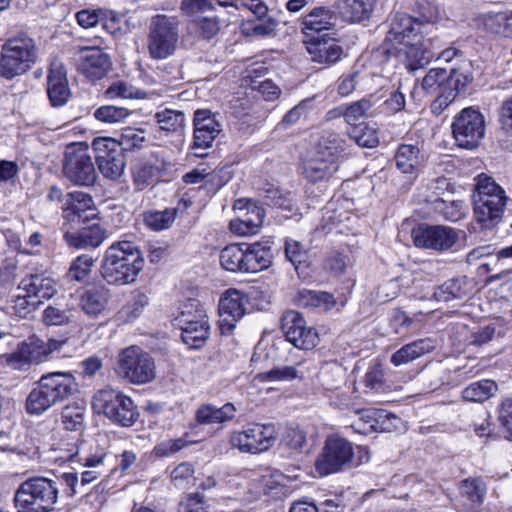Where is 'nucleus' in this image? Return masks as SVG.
<instances>
[{
    "instance_id": "37998d69",
    "label": "nucleus",
    "mask_w": 512,
    "mask_h": 512,
    "mask_svg": "<svg viewBox=\"0 0 512 512\" xmlns=\"http://www.w3.org/2000/svg\"><path fill=\"white\" fill-rule=\"evenodd\" d=\"M350 265L349 255L340 251L327 253L323 260V269L334 277L343 275Z\"/></svg>"
},
{
    "instance_id": "bf43d9fd",
    "label": "nucleus",
    "mask_w": 512,
    "mask_h": 512,
    "mask_svg": "<svg viewBox=\"0 0 512 512\" xmlns=\"http://www.w3.org/2000/svg\"><path fill=\"white\" fill-rule=\"evenodd\" d=\"M171 480L176 487L185 488L194 484V468L191 463L183 462L171 472Z\"/></svg>"
},
{
    "instance_id": "8fccbe9b",
    "label": "nucleus",
    "mask_w": 512,
    "mask_h": 512,
    "mask_svg": "<svg viewBox=\"0 0 512 512\" xmlns=\"http://www.w3.org/2000/svg\"><path fill=\"white\" fill-rule=\"evenodd\" d=\"M85 409L79 405H67L62 409L61 421L69 431L80 430L84 423Z\"/></svg>"
},
{
    "instance_id": "680f3d73",
    "label": "nucleus",
    "mask_w": 512,
    "mask_h": 512,
    "mask_svg": "<svg viewBox=\"0 0 512 512\" xmlns=\"http://www.w3.org/2000/svg\"><path fill=\"white\" fill-rule=\"evenodd\" d=\"M448 79V69L432 68L423 78L421 86L427 93L436 92Z\"/></svg>"
},
{
    "instance_id": "2eb2a0df",
    "label": "nucleus",
    "mask_w": 512,
    "mask_h": 512,
    "mask_svg": "<svg viewBox=\"0 0 512 512\" xmlns=\"http://www.w3.org/2000/svg\"><path fill=\"white\" fill-rule=\"evenodd\" d=\"M395 49L406 56V68L416 71L428 65L434 57L422 34H392Z\"/></svg>"
},
{
    "instance_id": "4d7b16f0",
    "label": "nucleus",
    "mask_w": 512,
    "mask_h": 512,
    "mask_svg": "<svg viewBox=\"0 0 512 512\" xmlns=\"http://www.w3.org/2000/svg\"><path fill=\"white\" fill-rule=\"evenodd\" d=\"M148 303L149 298L146 294L137 293L133 300L119 312L120 318L125 322L133 321L141 315Z\"/></svg>"
},
{
    "instance_id": "dca6fc26",
    "label": "nucleus",
    "mask_w": 512,
    "mask_h": 512,
    "mask_svg": "<svg viewBox=\"0 0 512 512\" xmlns=\"http://www.w3.org/2000/svg\"><path fill=\"white\" fill-rule=\"evenodd\" d=\"M412 238L415 246L419 248L442 252L455 245L459 239V231L449 226L423 224L412 230Z\"/></svg>"
},
{
    "instance_id": "c85d7f7f",
    "label": "nucleus",
    "mask_w": 512,
    "mask_h": 512,
    "mask_svg": "<svg viewBox=\"0 0 512 512\" xmlns=\"http://www.w3.org/2000/svg\"><path fill=\"white\" fill-rule=\"evenodd\" d=\"M236 407L232 403H226L217 408L213 405H203L196 412V419L200 424L209 425L224 423L235 417Z\"/></svg>"
},
{
    "instance_id": "f704fd0d",
    "label": "nucleus",
    "mask_w": 512,
    "mask_h": 512,
    "mask_svg": "<svg viewBox=\"0 0 512 512\" xmlns=\"http://www.w3.org/2000/svg\"><path fill=\"white\" fill-rule=\"evenodd\" d=\"M498 391L495 381L484 379L471 383L462 391V398L468 402L482 403L493 397Z\"/></svg>"
},
{
    "instance_id": "b1692460",
    "label": "nucleus",
    "mask_w": 512,
    "mask_h": 512,
    "mask_svg": "<svg viewBox=\"0 0 512 512\" xmlns=\"http://www.w3.org/2000/svg\"><path fill=\"white\" fill-rule=\"evenodd\" d=\"M304 43L314 62L334 64L343 54V49L336 43V40L325 37V35L313 36L309 40H305Z\"/></svg>"
},
{
    "instance_id": "cd10ccee",
    "label": "nucleus",
    "mask_w": 512,
    "mask_h": 512,
    "mask_svg": "<svg viewBox=\"0 0 512 512\" xmlns=\"http://www.w3.org/2000/svg\"><path fill=\"white\" fill-rule=\"evenodd\" d=\"M106 238L105 230L98 224L83 228L79 232L64 234V240L70 247L77 249L96 248Z\"/></svg>"
},
{
    "instance_id": "6e6552de",
    "label": "nucleus",
    "mask_w": 512,
    "mask_h": 512,
    "mask_svg": "<svg viewBox=\"0 0 512 512\" xmlns=\"http://www.w3.org/2000/svg\"><path fill=\"white\" fill-rule=\"evenodd\" d=\"M62 171L63 175L77 186L90 187L98 179L89 147L80 142L71 143L66 147Z\"/></svg>"
},
{
    "instance_id": "338daca9",
    "label": "nucleus",
    "mask_w": 512,
    "mask_h": 512,
    "mask_svg": "<svg viewBox=\"0 0 512 512\" xmlns=\"http://www.w3.org/2000/svg\"><path fill=\"white\" fill-rule=\"evenodd\" d=\"M12 309L15 315L20 318H26L28 314L36 309L39 304V300L28 297V293L24 295H17L12 301Z\"/></svg>"
},
{
    "instance_id": "774afa93",
    "label": "nucleus",
    "mask_w": 512,
    "mask_h": 512,
    "mask_svg": "<svg viewBox=\"0 0 512 512\" xmlns=\"http://www.w3.org/2000/svg\"><path fill=\"white\" fill-rule=\"evenodd\" d=\"M498 421L506 433L505 437L512 440V399H505L499 408Z\"/></svg>"
},
{
    "instance_id": "bb28decb",
    "label": "nucleus",
    "mask_w": 512,
    "mask_h": 512,
    "mask_svg": "<svg viewBox=\"0 0 512 512\" xmlns=\"http://www.w3.org/2000/svg\"><path fill=\"white\" fill-rule=\"evenodd\" d=\"M436 348V340L431 337L421 338L402 346L391 356L394 366L408 364L419 357L432 352Z\"/></svg>"
},
{
    "instance_id": "0eeeda50",
    "label": "nucleus",
    "mask_w": 512,
    "mask_h": 512,
    "mask_svg": "<svg viewBox=\"0 0 512 512\" xmlns=\"http://www.w3.org/2000/svg\"><path fill=\"white\" fill-rule=\"evenodd\" d=\"M92 407L96 413L105 415L122 427L133 426L140 416L138 407L129 396L112 389L99 390L93 397Z\"/></svg>"
},
{
    "instance_id": "3c124183",
    "label": "nucleus",
    "mask_w": 512,
    "mask_h": 512,
    "mask_svg": "<svg viewBox=\"0 0 512 512\" xmlns=\"http://www.w3.org/2000/svg\"><path fill=\"white\" fill-rule=\"evenodd\" d=\"M321 377L324 388L334 391L339 389L344 382L345 372L337 363L327 364L322 370Z\"/></svg>"
},
{
    "instance_id": "a18cd8bd",
    "label": "nucleus",
    "mask_w": 512,
    "mask_h": 512,
    "mask_svg": "<svg viewBox=\"0 0 512 512\" xmlns=\"http://www.w3.org/2000/svg\"><path fill=\"white\" fill-rule=\"evenodd\" d=\"M21 357L29 362H41L51 352L45 348L44 342L37 338H29L20 347Z\"/></svg>"
},
{
    "instance_id": "f8f14e48",
    "label": "nucleus",
    "mask_w": 512,
    "mask_h": 512,
    "mask_svg": "<svg viewBox=\"0 0 512 512\" xmlns=\"http://www.w3.org/2000/svg\"><path fill=\"white\" fill-rule=\"evenodd\" d=\"M353 457L352 443L338 435H331L325 440L315 461V469L320 476L337 473L350 467Z\"/></svg>"
},
{
    "instance_id": "72a5a7b5",
    "label": "nucleus",
    "mask_w": 512,
    "mask_h": 512,
    "mask_svg": "<svg viewBox=\"0 0 512 512\" xmlns=\"http://www.w3.org/2000/svg\"><path fill=\"white\" fill-rule=\"evenodd\" d=\"M108 296V290L104 287L88 289L81 297V308L86 314L96 316L105 309Z\"/></svg>"
},
{
    "instance_id": "9d476101",
    "label": "nucleus",
    "mask_w": 512,
    "mask_h": 512,
    "mask_svg": "<svg viewBox=\"0 0 512 512\" xmlns=\"http://www.w3.org/2000/svg\"><path fill=\"white\" fill-rule=\"evenodd\" d=\"M117 364L118 375L132 384L143 385L156 377L153 358L138 346H130L122 350Z\"/></svg>"
},
{
    "instance_id": "e433bc0d",
    "label": "nucleus",
    "mask_w": 512,
    "mask_h": 512,
    "mask_svg": "<svg viewBox=\"0 0 512 512\" xmlns=\"http://www.w3.org/2000/svg\"><path fill=\"white\" fill-rule=\"evenodd\" d=\"M460 493L470 502L471 508L476 509L483 504L486 486L479 478H467L460 485Z\"/></svg>"
},
{
    "instance_id": "423d86ee",
    "label": "nucleus",
    "mask_w": 512,
    "mask_h": 512,
    "mask_svg": "<svg viewBox=\"0 0 512 512\" xmlns=\"http://www.w3.org/2000/svg\"><path fill=\"white\" fill-rule=\"evenodd\" d=\"M174 325L181 330L182 341L192 349L203 346L210 333L208 316L196 299H188L178 309Z\"/></svg>"
},
{
    "instance_id": "aec40b11",
    "label": "nucleus",
    "mask_w": 512,
    "mask_h": 512,
    "mask_svg": "<svg viewBox=\"0 0 512 512\" xmlns=\"http://www.w3.org/2000/svg\"><path fill=\"white\" fill-rule=\"evenodd\" d=\"M245 295L237 290H228L219 302V326L222 333L230 332L245 314Z\"/></svg>"
},
{
    "instance_id": "4468645a",
    "label": "nucleus",
    "mask_w": 512,
    "mask_h": 512,
    "mask_svg": "<svg viewBox=\"0 0 512 512\" xmlns=\"http://www.w3.org/2000/svg\"><path fill=\"white\" fill-rule=\"evenodd\" d=\"M98 169L106 178H119L125 168L122 147L113 138H96L92 143Z\"/></svg>"
},
{
    "instance_id": "ddd939ff",
    "label": "nucleus",
    "mask_w": 512,
    "mask_h": 512,
    "mask_svg": "<svg viewBox=\"0 0 512 512\" xmlns=\"http://www.w3.org/2000/svg\"><path fill=\"white\" fill-rule=\"evenodd\" d=\"M456 144L464 149H474L485 134L484 116L472 107L464 108L452 123Z\"/></svg>"
},
{
    "instance_id": "f257e3e1",
    "label": "nucleus",
    "mask_w": 512,
    "mask_h": 512,
    "mask_svg": "<svg viewBox=\"0 0 512 512\" xmlns=\"http://www.w3.org/2000/svg\"><path fill=\"white\" fill-rule=\"evenodd\" d=\"M77 392L78 383L72 372L54 371L43 374L26 397L25 411L32 416H41Z\"/></svg>"
},
{
    "instance_id": "6ab92c4d",
    "label": "nucleus",
    "mask_w": 512,
    "mask_h": 512,
    "mask_svg": "<svg viewBox=\"0 0 512 512\" xmlns=\"http://www.w3.org/2000/svg\"><path fill=\"white\" fill-rule=\"evenodd\" d=\"M242 200H238L235 208L240 211L237 219L230 221V229L238 235L255 234L262 226L265 211L255 202L248 200L244 205Z\"/></svg>"
},
{
    "instance_id": "13d9d810",
    "label": "nucleus",
    "mask_w": 512,
    "mask_h": 512,
    "mask_svg": "<svg viewBox=\"0 0 512 512\" xmlns=\"http://www.w3.org/2000/svg\"><path fill=\"white\" fill-rule=\"evenodd\" d=\"M285 255L296 269L300 265L306 264L308 260V250L301 242L294 239H286Z\"/></svg>"
},
{
    "instance_id": "09e8293b",
    "label": "nucleus",
    "mask_w": 512,
    "mask_h": 512,
    "mask_svg": "<svg viewBox=\"0 0 512 512\" xmlns=\"http://www.w3.org/2000/svg\"><path fill=\"white\" fill-rule=\"evenodd\" d=\"M94 263L95 259L88 254L78 256L70 265L67 273L68 278L73 281H83L91 273Z\"/></svg>"
},
{
    "instance_id": "4be33fe9",
    "label": "nucleus",
    "mask_w": 512,
    "mask_h": 512,
    "mask_svg": "<svg viewBox=\"0 0 512 512\" xmlns=\"http://www.w3.org/2000/svg\"><path fill=\"white\" fill-rule=\"evenodd\" d=\"M64 217L69 221H87L97 216L92 197L81 191L66 194L65 206H61Z\"/></svg>"
},
{
    "instance_id": "5fc2aeb1",
    "label": "nucleus",
    "mask_w": 512,
    "mask_h": 512,
    "mask_svg": "<svg viewBox=\"0 0 512 512\" xmlns=\"http://www.w3.org/2000/svg\"><path fill=\"white\" fill-rule=\"evenodd\" d=\"M106 93L111 98L120 97L124 99H144L147 97V93L145 91L124 81L114 82L109 86Z\"/></svg>"
},
{
    "instance_id": "7ed1b4c3",
    "label": "nucleus",
    "mask_w": 512,
    "mask_h": 512,
    "mask_svg": "<svg viewBox=\"0 0 512 512\" xmlns=\"http://www.w3.org/2000/svg\"><path fill=\"white\" fill-rule=\"evenodd\" d=\"M506 200L505 191L491 177L484 174L477 177L473 195L474 214L482 228L490 229L500 222Z\"/></svg>"
},
{
    "instance_id": "412c9836",
    "label": "nucleus",
    "mask_w": 512,
    "mask_h": 512,
    "mask_svg": "<svg viewBox=\"0 0 512 512\" xmlns=\"http://www.w3.org/2000/svg\"><path fill=\"white\" fill-rule=\"evenodd\" d=\"M47 95L54 107L64 105L70 97L67 74L63 63L55 58L47 76Z\"/></svg>"
},
{
    "instance_id": "864d4df0",
    "label": "nucleus",
    "mask_w": 512,
    "mask_h": 512,
    "mask_svg": "<svg viewBox=\"0 0 512 512\" xmlns=\"http://www.w3.org/2000/svg\"><path fill=\"white\" fill-rule=\"evenodd\" d=\"M312 102L313 98H306L300 101L283 116L277 127L279 129H287L297 124L301 117L306 115L312 108Z\"/></svg>"
},
{
    "instance_id": "052dcab7",
    "label": "nucleus",
    "mask_w": 512,
    "mask_h": 512,
    "mask_svg": "<svg viewBox=\"0 0 512 512\" xmlns=\"http://www.w3.org/2000/svg\"><path fill=\"white\" fill-rule=\"evenodd\" d=\"M433 297L441 302L459 299L462 297V289L457 280H448L435 289Z\"/></svg>"
},
{
    "instance_id": "58836bf2",
    "label": "nucleus",
    "mask_w": 512,
    "mask_h": 512,
    "mask_svg": "<svg viewBox=\"0 0 512 512\" xmlns=\"http://www.w3.org/2000/svg\"><path fill=\"white\" fill-rule=\"evenodd\" d=\"M159 175V168L151 161H140L132 168L134 184L139 190L154 183Z\"/></svg>"
},
{
    "instance_id": "20e7f679",
    "label": "nucleus",
    "mask_w": 512,
    "mask_h": 512,
    "mask_svg": "<svg viewBox=\"0 0 512 512\" xmlns=\"http://www.w3.org/2000/svg\"><path fill=\"white\" fill-rule=\"evenodd\" d=\"M59 487L55 480L32 477L25 480L14 495L18 512H51L58 501Z\"/></svg>"
},
{
    "instance_id": "49530a36",
    "label": "nucleus",
    "mask_w": 512,
    "mask_h": 512,
    "mask_svg": "<svg viewBox=\"0 0 512 512\" xmlns=\"http://www.w3.org/2000/svg\"><path fill=\"white\" fill-rule=\"evenodd\" d=\"M424 21L419 18L403 13L395 12L390 17V29L388 32H413L416 28L421 29Z\"/></svg>"
},
{
    "instance_id": "c03bdc74",
    "label": "nucleus",
    "mask_w": 512,
    "mask_h": 512,
    "mask_svg": "<svg viewBox=\"0 0 512 512\" xmlns=\"http://www.w3.org/2000/svg\"><path fill=\"white\" fill-rule=\"evenodd\" d=\"M349 137L360 147L374 148L378 145L379 139L376 129L366 124H358L348 130Z\"/></svg>"
},
{
    "instance_id": "c9c22d12",
    "label": "nucleus",
    "mask_w": 512,
    "mask_h": 512,
    "mask_svg": "<svg viewBox=\"0 0 512 512\" xmlns=\"http://www.w3.org/2000/svg\"><path fill=\"white\" fill-rule=\"evenodd\" d=\"M333 15L324 7L314 8L303 18L304 29L312 32L331 30L334 26Z\"/></svg>"
},
{
    "instance_id": "39448f33",
    "label": "nucleus",
    "mask_w": 512,
    "mask_h": 512,
    "mask_svg": "<svg viewBox=\"0 0 512 512\" xmlns=\"http://www.w3.org/2000/svg\"><path fill=\"white\" fill-rule=\"evenodd\" d=\"M345 153V142L336 134H330L319 143L312 157L302 167L304 177L312 182L328 181L339 169Z\"/></svg>"
},
{
    "instance_id": "79ce46f5",
    "label": "nucleus",
    "mask_w": 512,
    "mask_h": 512,
    "mask_svg": "<svg viewBox=\"0 0 512 512\" xmlns=\"http://www.w3.org/2000/svg\"><path fill=\"white\" fill-rule=\"evenodd\" d=\"M373 114L372 103L368 98L345 104L344 119L351 127L356 126V122L360 119L371 117Z\"/></svg>"
},
{
    "instance_id": "603ef678",
    "label": "nucleus",
    "mask_w": 512,
    "mask_h": 512,
    "mask_svg": "<svg viewBox=\"0 0 512 512\" xmlns=\"http://www.w3.org/2000/svg\"><path fill=\"white\" fill-rule=\"evenodd\" d=\"M144 131L132 127H126L122 130L116 143L122 147V151H130L141 148L145 142Z\"/></svg>"
},
{
    "instance_id": "de8ad7c7",
    "label": "nucleus",
    "mask_w": 512,
    "mask_h": 512,
    "mask_svg": "<svg viewBox=\"0 0 512 512\" xmlns=\"http://www.w3.org/2000/svg\"><path fill=\"white\" fill-rule=\"evenodd\" d=\"M281 321L283 333L289 342L295 340V336L301 332L302 328L307 326L303 316L293 310L285 312Z\"/></svg>"
},
{
    "instance_id": "f3484780",
    "label": "nucleus",
    "mask_w": 512,
    "mask_h": 512,
    "mask_svg": "<svg viewBox=\"0 0 512 512\" xmlns=\"http://www.w3.org/2000/svg\"><path fill=\"white\" fill-rule=\"evenodd\" d=\"M193 143L192 150H195L194 155L197 157H204L206 154L198 153V149H208L212 146L213 142L221 132V124L209 110L199 109L194 113L193 119Z\"/></svg>"
},
{
    "instance_id": "a211bd4d",
    "label": "nucleus",
    "mask_w": 512,
    "mask_h": 512,
    "mask_svg": "<svg viewBox=\"0 0 512 512\" xmlns=\"http://www.w3.org/2000/svg\"><path fill=\"white\" fill-rule=\"evenodd\" d=\"M78 71L91 81L104 78L112 67L108 54L98 47H82L79 51Z\"/></svg>"
},
{
    "instance_id": "9b49d317",
    "label": "nucleus",
    "mask_w": 512,
    "mask_h": 512,
    "mask_svg": "<svg viewBox=\"0 0 512 512\" xmlns=\"http://www.w3.org/2000/svg\"><path fill=\"white\" fill-rule=\"evenodd\" d=\"M276 436L277 431L273 424L254 423L243 430L233 431L229 436V443L231 448L240 453L260 454L274 445Z\"/></svg>"
},
{
    "instance_id": "0e129e2a",
    "label": "nucleus",
    "mask_w": 512,
    "mask_h": 512,
    "mask_svg": "<svg viewBox=\"0 0 512 512\" xmlns=\"http://www.w3.org/2000/svg\"><path fill=\"white\" fill-rule=\"evenodd\" d=\"M318 342L319 336L317 331L312 327L306 326L295 336V340H292L290 343L298 349L312 350L316 347Z\"/></svg>"
},
{
    "instance_id": "7c9ffc66",
    "label": "nucleus",
    "mask_w": 512,
    "mask_h": 512,
    "mask_svg": "<svg viewBox=\"0 0 512 512\" xmlns=\"http://www.w3.org/2000/svg\"><path fill=\"white\" fill-rule=\"evenodd\" d=\"M297 303L305 308L328 311L336 305V300L332 294L325 291L302 289L298 292Z\"/></svg>"
},
{
    "instance_id": "a878e982",
    "label": "nucleus",
    "mask_w": 512,
    "mask_h": 512,
    "mask_svg": "<svg viewBox=\"0 0 512 512\" xmlns=\"http://www.w3.org/2000/svg\"><path fill=\"white\" fill-rule=\"evenodd\" d=\"M19 288L27 292L28 297L39 300V304H42L56 293V282L44 273L31 274L21 280Z\"/></svg>"
},
{
    "instance_id": "5701e85b",
    "label": "nucleus",
    "mask_w": 512,
    "mask_h": 512,
    "mask_svg": "<svg viewBox=\"0 0 512 512\" xmlns=\"http://www.w3.org/2000/svg\"><path fill=\"white\" fill-rule=\"evenodd\" d=\"M76 19L84 29L100 25L107 32H120L124 15L109 9L81 10L76 14Z\"/></svg>"
},
{
    "instance_id": "2f4dec72",
    "label": "nucleus",
    "mask_w": 512,
    "mask_h": 512,
    "mask_svg": "<svg viewBox=\"0 0 512 512\" xmlns=\"http://www.w3.org/2000/svg\"><path fill=\"white\" fill-rule=\"evenodd\" d=\"M177 34H149L148 50L153 59H165L175 51Z\"/></svg>"
},
{
    "instance_id": "f03ea898",
    "label": "nucleus",
    "mask_w": 512,
    "mask_h": 512,
    "mask_svg": "<svg viewBox=\"0 0 512 512\" xmlns=\"http://www.w3.org/2000/svg\"><path fill=\"white\" fill-rule=\"evenodd\" d=\"M144 264L143 254L135 243L116 241L104 253L101 276L110 285H129L136 281Z\"/></svg>"
},
{
    "instance_id": "c756f323",
    "label": "nucleus",
    "mask_w": 512,
    "mask_h": 512,
    "mask_svg": "<svg viewBox=\"0 0 512 512\" xmlns=\"http://www.w3.org/2000/svg\"><path fill=\"white\" fill-rule=\"evenodd\" d=\"M472 81V63L468 59L461 58L449 68L447 82L457 93L464 91Z\"/></svg>"
},
{
    "instance_id": "1a4fd4ad",
    "label": "nucleus",
    "mask_w": 512,
    "mask_h": 512,
    "mask_svg": "<svg viewBox=\"0 0 512 512\" xmlns=\"http://www.w3.org/2000/svg\"><path fill=\"white\" fill-rule=\"evenodd\" d=\"M36 50L32 39L15 37L2 46L0 75L5 79H13L24 74L35 61Z\"/></svg>"
},
{
    "instance_id": "393cba45",
    "label": "nucleus",
    "mask_w": 512,
    "mask_h": 512,
    "mask_svg": "<svg viewBox=\"0 0 512 512\" xmlns=\"http://www.w3.org/2000/svg\"><path fill=\"white\" fill-rule=\"evenodd\" d=\"M243 273H257L270 267L271 247L261 242L243 243Z\"/></svg>"
},
{
    "instance_id": "a19ab883",
    "label": "nucleus",
    "mask_w": 512,
    "mask_h": 512,
    "mask_svg": "<svg viewBox=\"0 0 512 512\" xmlns=\"http://www.w3.org/2000/svg\"><path fill=\"white\" fill-rule=\"evenodd\" d=\"M159 128L167 132H181L185 124V115L181 111L165 109L155 114Z\"/></svg>"
},
{
    "instance_id": "6e6d98bb",
    "label": "nucleus",
    "mask_w": 512,
    "mask_h": 512,
    "mask_svg": "<svg viewBox=\"0 0 512 512\" xmlns=\"http://www.w3.org/2000/svg\"><path fill=\"white\" fill-rule=\"evenodd\" d=\"M129 115L130 112L127 108L114 105L101 106L94 112V116L97 120L108 124L122 122Z\"/></svg>"
},
{
    "instance_id": "4c0bfd02",
    "label": "nucleus",
    "mask_w": 512,
    "mask_h": 512,
    "mask_svg": "<svg viewBox=\"0 0 512 512\" xmlns=\"http://www.w3.org/2000/svg\"><path fill=\"white\" fill-rule=\"evenodd\" d=\"M243 256V243L227 245L220 253V264L227 271L243 273Z\"/></svg>"
},
{
    "instance_id": "e2e57ef3",
    "label": "nucleus",
    "mask_w": 512,
    "mask_h": 512,
    "mask_svg": "<svg viewBox=\"0 0 512 512\" xmlns=\"http://www.w3.org/2000/svg\"><path fill=\"white\" fill-rule=\"evenodd\" d=\"M485 27L491 32L500 30L512 32V12L490 14L485 19Z\"/></svg>"
},
{
    "instance_id": "473e14b6",
    "label": "nucleus",
    "mask_w": 512,
    "mask_h": 512,
    "mask_svg": "<svg viewBox=\"0 0 512 512\" xmlns=\"http://www.w3.org/2000/svg\"><path fill=\"white\" fill-rule=\"evenodd\" d=\"M396 167L405 174H412L421 165L420 150L414 145L402 144L395 154Z\"/></svg>"
},
{
    "instance_id": "69168bd1",
    "label": "nucleus",
    "mask_w": 512,
    "mask_h": 512,
    "mask_svg": "<svg viewBox=\"0 0 512 512\" xmlns=\"http://www.w3.org/2000/svg\"><path fill=\"white\" fill-rule=\"evenodd\" d=\"M342 13L348 21L360 22L368 18L371 12L356 0H345Z\"/></svg>"
},
{
    "instance_id": "ea45409f",
    "label": "nucleus",
    "mask_w": 512,
    "mask_h": 512,
    "mask_svg": "<svg viewBox=\"0 0 512 512\" xmlns=\"http://www.w3.org/2000/svg\"><path fill=\"white\" fill-rule=\"evenodd\" d=\"M178 215L177 208H166L162 211H151L145 214V224L154 231L169 228Z\"/></svg>"
}]
</instances>
